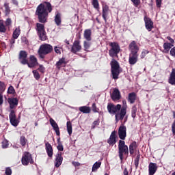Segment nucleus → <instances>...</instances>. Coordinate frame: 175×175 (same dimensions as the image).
Here are the masks:
<instances>
[{
  "label": "nucleus",
  "instance_id": "33",
  "mask_svg": "<svg viewBox=\"0 0 175 175\" xmlns=\"http://www.w3.org/2000/svg\"><path fill=\"white\" fill-rule=\"evenodd\" d=\"M136 113H137V105H134L131 109V117L136 118Z\"/></svg>",
  "mask_w": 175,
  "mask_h": 175
},
{
  "label": "nucleus",
  "instance_id": "21",
  "mask_svg": "<svg viewBox=\"0 0 175 175\" xmlns=\"http://www.w3.org/2000/svg\"><path fill=\"white\" fill-rule=\"evenodd\" d=\"M49 122L52 128H53L55 132L56 133L57 136H59L61 135V133L59 132V127L58 126V124H57L55 120L51 118L49 119Z\"/></svg>",
  "mask_w": 175,
  "mask_h": 175
},
{
  "label": "nucleus",
  "instance_id": "62",
  "mask_svg": "<svg viewBox=\"0 0 175 175\" xmlns=\"http://www.w3.org/2000/svg\"><path fill=\"white\" fill-rule=\"evenodd\" d=\"M12 3H13V5L18 6V1L17 0H12Z\"/></svg>",
  "mask_w": 175,
  "mask_h": 175
},
{
  "label": "nucleus",
  "instance_id": "50",
  "mask_svg": "<svg viewBox=\"0 0 175 175\" xmlns=\"http://www.w3.org/2000/svg\"><path fill=\"white\" fill-rule=\"evenodd\" d=\"M21 42L22 43H24V44H29V41H28V38H27V37L23 36L21 38Z\"/></svg>",
  "mask_w": 175,
  "mask_h": 175
},
{
  "label": "nucleus",
  "instance_id": "24",
  "mask_svg": "<svg viewBox=\"0 0 175 175\" xmlns=\"http://www.w3.org/2000/svg\"><path fill=\"white\" fill-rule=\"evenodd\" d=\"M45 150L48 157H49V158H53V146L50 143L46 142L45 144Z\"/></svg>",
  "mask_w": 175,
  "mask_h": 175
},
{
  "label": "nucleus",
  "instance_id": "44",
  "mask_svg": "<svg viewBox=\"0 0 175 175\" xmlns=\"http://www.w3.org/2000/svg\"><path fill=\"white\" fill-rule=\"evenodd\" d=\"M32 73L36 80H39V79H40V74H39V72H38V70H33Z\"/></svg>",
  "mask_w": 175,
  "mask_h": 175
},
{
  "label": "nucleus",
  "instance_id": "20",
  "mask_svg": "<svg viewBox=\"0 0 175 175\" xmlns=\"http://www.w3.org/2000/svg\"><path fill=\"white\" fill-rule=\"evenodd\" d=\"M158 170V165L155 163H150L148 165V173L149 175H154Z\"/></svg>",
  "mask_w": 175,
  "mask_h": 175
},
{
  "label": "nucleus",
  "instance_id": "32",
  "mask_svg": "<svg viewBox=\"0 0 175 175\" xmlns=\"http://www.w3.org/2000/svg\"><path fill=\"white\" fill-rule=\"evenodd\" d=\"M92 44V43L90 41H84L83 42V47H84V50L85 51H88V50L90 49V47H91V45Z\"/></svg>",
  "mask_w": 175,
  "mask_h": 175
},
{
  "label": "nucleus",
  "instance_id": "8",
  "mask_svg": "<svg viewBox=\"0 0 175 175\" xmlns=\"http://www.w3.org/2000/svg\"><path fill=\"white\" fill-rule=\"evenodd\" d=\"M21 163L23 166H28L29 163L31 165H33L35 161H33V159H32V154L29 152H25L21 159Z\"/></svg>",
  "mask_w": 175,
  "mask_h": 175
},
{
  "label": "nucleus",
  "instance_id": "34",
  "mask_svg": "<svg viewBox=\"0 0 175 175\" xmlns=\"http://www.w3.org/2000/svg\"><path fill=\"white\" fill-rule=\"evenodd\" d=\"M174 46L173 44H170L169 42H165L163 44V49L166 50L167 53H169L170 49Z\"/></svg>",
  "mask_w": 175,
  "mask_h": 175
},
{
  "label": "nucleus",
  "instance_id": "23",
  "mask_svg": "<svg viewBox=\"0 0 175 175\" xmlns=\"http://www.w3.org/2000/svg\"><path fill=\"white\" fill-rule=\"evenodd\" d=\"M109 5H103V14H102V17L105 21V23H107V16H109Z\"/></svg>",
  "mask_w": 175,
  "mask_h": 175
},
{
  "label": "nucleus",
  "instance_id": "41",
  "mask_svg": "<svg viewBox=\"0 0 175 175\" xmlns=\"http://www.w3.org/2000/svg\"><path fill=\"white\" fill-rule=\"evenodd\" d=\"M8 94L11 95H14L16 94V90H14V88L12 85H10L8 89Z\"/></svg>",
  "mask_w": 175,
  "mask_h": 175
},
{
  "label": "nucleus",
  "instance_id": "59",
  "mask_svg": "<svg viewBox=\"0 0 175 175\" xmlns=\"http://www.w3.org/2000/svg\"><path fill=\"white\" fill-rule=\"evenodd\" d=\"M54 51L56 53V54H61V50L59 49V47L55 46L54 47Z\"/></svg>",
  "mask_w": 175,
  "mask_h": 175
},
{
  "label": "nucleus",
  "instance_id": "31",
  "mask_svg": "<svg viewBox=\"0 0 175 175\" xmlns=\"http://www.w3.org/2000/svg\"><path fill=\"white\" fill-rule=\"evenodd\" d=\"M136 148H137L136 142H133L129 145V153L131 155H133V154H135V150H136Z\"/></svg>",
  "mask_w": 175,
  "mask_h": 175
},
{
  "label": "nucleus",
  "instance_id": "39",
  "mask_svg": "<svg viewBox=\"0 0 175 175\" xmlns=\"http://www.w3.org/2000/svg\"><path fill=\"white\" fill-rule=\"evenodd\" d=\"M20 144H21L22 147H25V144H27V139H25V136H21Z\"/></svg>",
  "mask_w": 175,
  "mask_h": 175
},
{
  "label": "nucleus",
  "instance_id": "22",
  "mask_svg": "<svg viewBox=\"0 0 175 175\" xmlns=\"http://www.w3.org/2000/svg\"><path fill=\"white\" fill-rule=\"evenodd\" d=\"M66 61L65 60V57H62L59 59V61L55 64V66L58 70H61L62 68H65L66 66Z\"/></svg>",
  "mask_w": 175,
  "mask_h": 175
},
{
  "label": "nucleus",
  "instance_id": "58",
  "mask_svg": "<svg viewBox=\"0 0 175 175\" xmlns=\"http://www.w3.org/2000/svg\"><path fill=\"white\" fill-rule=\"evenodd\" d=\"M16 39H17V38H14L12 37V38H11L10 40V43L11 44V47H13V44H14V43H16Z\"/></svg>",
  "mask_w": 175,
  "mask_h": 175
},
{
  "label": "nucleus",
  "instance_id": "19",
  "mask_svg": "<svg viewBox=\"0 0 175 175\" xmlns=\"http://www.w3.org/2000/svg\"><path fill=\"white\" fill-rule=\"evenodd\" d=\"M64 161V157H62V152H58L56 154L55 166V167H59L62 165V161Z\"/></svg>",
  "mask_w": 175,
  "mask_h": 175
},
{
  "label": "nucleus",
  "instance_id": "37",
  "mask_svg": "<svg viewBox=\"0 0 175 175\" xmlns=\"http://www.w3.org/2000/svg\"><path fill=\"white\" fill-rule=\"evenodd\" d=\"M100 165H102L101 162H96L92 166V171L96 172L100 167Z\"/></svg>",
  "mask_w": 175,
  "mask_h": 175
},
{
  "label": "nucleus",
  "instance_id": "49",
  "mask_svg": "<svg viewBox=\"0 0 175 175\" xmlns=\"http://www.w3.org/2000/svg\"><path fill=\"white\" fill-rule=\"evenodd\" d=\"M5 27H10L12 25V19L10 18H8L5 21Z\"/></svg>",
  "mask_w": 175,
  "mask_h": 175
},
{
  "label": "nucleus",
  "instance_id": "18",
  "mask_svg": "<svg viewBox=\"0 0 175 175\" xmlns=\"http://www.w3.org/2000/svg\"><path fill=\"white\" fill-rule=\"evenodd\" d=\"M8 102L10 105V109L13 110V109L18 106V98H8Z\"/></svg>",
  "mask_w": 175,
  "mask_h": 175
},
{
  "label": "nucleus",
  "instance_id": "55",
  "mask_svg": "<svg viewBox=\"0 0 175 175\" xmlns=\"http://www.w3.org/2000/svg\"><path fill=\"white\" fill-rule=\"evenodd\" d=\"M3 105V93H0V106Z\"/></svg>",
  "mask_w": 175,
  "mask_h": 175
},
{
  "label": "nucleus",
  "instance_id": "54",
  "mask_svg": "<svg viewBox=\"0 0 175 175\" xmlns=\"http://www.w3.org/2000/svg\"><path fill=\"white\" fill-rule=\"evenodd\" d=\"M5 174L6 175H12V169L10 167L5 168Z\"/></svg>",
  "mask_w": 175,
  "mask_h": 175
},
{
  "label": "nucleus",
  "instance_id": "38",
  "mask_svg": "<svg viewBox=\"0 0 175 175\" xmlns=\"http://www.w3.org/2000/svg\"><path fill=\"white\" fill-rule=\"evenodd\" d=\"M0 32L3 33L6 32V26L3 24V20H0Z\"/></svg>",
  "mask_w": 175,
  "mask_h": 175
},
{
  "label": "nucleus",
  "instance_id": "11",
  "mask_svg": "<svg viewBox=\"0 0 175 175\" xmlns=\"http://www.w3.org/2000/svg\"><path fill=\"white\" fill-rule=\"evenodd\" d=\"M144 21L145 23V28L148 31V32H151V31H152V28H154V22H152V20L147 16H144Z\"/></svg>",
  "mask_w": 175,
  "mask_h": 175
},
{
  "label": "nucleus",
  "instance_id": "12",
  "mask_svg": "<svg viewBox=\"0 0 175 175\" xmlns=\"http://www.w3.org/2000/svg\"><path fill=\"white\" fill-rule=\"evenodd\" d=\"M123 105H121V109L120 113L116 115V118H118L120 117V119L124 118L125 116H126V109L128 108L126 105V101L125 100H122Z\"/></svg>",
  "mask_w": 175,
  "mask_h": 175
},
{
  "label": "nucleus",
  "instance_id": "61",
  "mask_svg": "<svg viewBox=\"0 0 175 175\" xmlns=\"http://www.w3.org/2000/svg\"><path fill=\"white\" fill-rule=\"evenodd\" d=\"M72 165L75 166V167L80 166V163L74 161L72 162Z\"/></svg>",
  "mask_w": 175,
  "mask_h": 175
},
{
  "label": "nucleus",
  "instance_id": "9",
  "mask_svg": "<svg viewBox=\"0 0 175 175\" xmlns=\"http://www.w3.org/2000/svg\"><path fill=\"white\" fill-rule=\"evenodd\" d=\"M18 61L21 65L28 64V53L25 51H21L18 55Z\"/></svg>",
  "mask_w": 175,
  "mask_h": 175
},
{
  "label": "nucleus",
  "instance_id": "26",
  "mask_svg": "<svg viewBox=\"0 0 175 175\" xmlns=\"http://www.w3.org/2000/svg\"><path fill=\"white\" fill-rule=\"evenodd\" d=\"M168 83L171 85H175V68L172 69V72L168 78Z\"/></svg>",
  "mask_w": 175,
  "mask_h": 175
},
{
  "label": "nucleus",
  "instance_id": "45",
  "mask_svg": "<svg viewBox=\"0 0 175 175\" xmlns=\"http://www.w3.org/2000/svg\"><path fill=\"white\" fill-rule=\"evenodd\" d=\"M92 110L93 113H99V108L96 107V104L95 103L92 105Z\"/></svg>",
  "mask_w": 175,
  "mask_h": 175
},
{
  "label": "nucleus",
  "instance_id": "57",
  "mask_svg": "<svg viewBox=\"0 0 175 175\" xmlns=\"http://www.w3.org/2000/svg\"><path fill=\"white\" fill-rule=\"evenodd\" d=\"M162 5V0H156L157 8H161Z\"/></svg>",
  "mask_w": 175,
  "mask_h": 175
},
{
  "label": "nucleus",
  "instance_id": "51",
  "mask_svg": "<svg viewBox=\"0 0 175 175\" xmlns=\"http://www.w3.org/2000/svg\"><path fill=\"white\" fill-rule=\"evenodd\" d=\"M38 70H39L40 73H44V70H46V68H44V66H43V65L40 64L39 68H38Z\"/></svg>",
  "mask_w": 175,
  "mask_h": 175
},
{
  "label": "nucleus",
  "instance_id": "7",
  "mask_svg": "<svg viewBox=\"0 0 175 175\" xmlns=\"http://www.w3.org/2000/svg\"><path fill=\"white\" fill-rule=\"evenodd\" d=\"M109 46L111 49L109 50V55L112 58L114 57H118L120 53V51L121 50L120 47V44L117 42H109Z\"/></svg>",
  "mask_w": 175,
  "mask_h": 175
},
{
  "label": "nucleus",
  "instance_id": "5",
  "mask_svg": "<svg viewBox=\"0 0 175 175\" xmlns=\"http://www.w3.org/2000/svg\"><path fill=\"white\" fill-rule=\"evenodd\" d=\"M53 51V46L50 44H42L40 45L38 54L42 59H44L47 54H50Z\"/></svg>",
  "mask_w": 175,
  "mask_h": 175
},
{
  "label": "nucleus",
  "instance_id": "25",
  "mask_svg": "<svg viewBox=\"0 0 175 175\" xmlns=\"http://www.w3.org/2000/svg\"><path fill=\"white\" fill-rule=\"evenodd\" d=\"M136 99H137V95L135 92H133L129 94L127 100L131 105H133L136 102Z\"/></svg>",
  "mask_w": 175,
  "mask_h": 175
},
{
  "label": "nucleus",
  "instance_id": "4",
  "mask_svg": "<svg viewBox=\"0 0 175 175\" xmlns=\"http://www.w3.org/2000/svg\"><path fill=\"white\" fill-rule=\"evenodd\" d=\"M110 65L112 79L117 80L118 79V76H120V73L122 72V68L120 66V63H118L114 58L111 59Z\"/></svg>",
  "mask_w": 175,
  "mask_h": 175
},
{
  "label": "nucleus",
  "instance_id": "48",
  "mask_svg": "<svg viewBox=\"0 0 175 175\" xmlns=\"http://www.w3.org/2000/svg\"><path fill=\"white\" fill-rule=\"evenodd\" d=\"M148 53H150V52L147 50L143 51L141 53V55H140L141 59H143L144 58H145L146 55H147V54H148Z\"/></svg>",
  "mask_w": 175,
  "mask_h": 175
},
{
  "label": "nucleus",
  "instance_id": "30",
  "mask_svg": "<svg viewBox=\"0 0 175 175\" xmlns=\"http://www.w3.org/2000/svg\"><path fill=\"white\" fill-rule=\"evenodd\" d=\"M3 8H4V11L3 13L5 16H9L10 14V6H9V3L8 2H5L3 4Z\"/></svg>",
  "mask_w": 175,
  "mask_h": 175
},
{
  "label": "nucleus",
  "instance_id": "2",
  "mask_svg": "<svg viewBox=\"0 0 175 175\" xmlns=\"http://www.w3.org/2000/svg\"><path fill=\"white\" fill-rule=\"evenodd\" d=\"M129 51H130L129 64L135 65L139 61V51H140V47H139L136 41L133 40L129 44Z\"/></svg>",
  "mask_w": 175,
  "mask_h": 175
},
{
  "label": "nucleus",
  "instance_id": "53",
  "mask_svg": "<svg viewBox=\"0 0 175 175\" xmlns=\"http://www.w3.org/2000/svg\"><path fill=\"white\" fill-rule=\"evenodd\" d=\"M172 132L173 136H175V120H174L172 124Z\"/></svg>",
  "mask_w": 175,
  "mask_h": 175
},
{
  "label": "nucleus",
  "instance_id": "63",
  "mask_svg": "<svg viewBox=\"0 0 175 175\" xmlns=\"http://www.w3.org/2000/svg\"><path fill=\"white\" fill-rule=\"evenodd\" d=\"M123 175H129V172H128V169L125 168L123 172Z\"/></svg>",
  "mask_w": 175,
  "mask_h": 175
},
{
  "label": "nucleus",
  "instance_id": "28",
  "mask_svg": "<svg viewBox=\"0 0 175 175\" xmlns=\"http://www.w3.org/2000/svg\"><path fill=\"white\" fill-rule=\"evenodd\" d=\"M79 110L81 113H83V114H90V113H91V108L88 106L80 107Z\"/></svg>",
  "mask_w": 175,
  "mask_h": 175
},
{
  "label": "nucleus",
  "instance_id": "64",
  "mask_svg": "<svg viewBox=\"0 0 175 175\" xmlns=\"http://www.w3.org/2000/svg\"><path fill=\"white\" fill-rule=\"evenodd\" d=\"M57 144H62V142H61V137L57 138Z\"/></svg>",
  "mask_w": 175,
  "mask_h": 175
},
{
  "label": "nucleus",
  "instance_id": "47",
  "mask_svg": "<svg viewBox=\"0 0 175 175\" xmlns=\"http://www.w3.org/2000/svg\"><path fill=\"white\" fill-rule=\"evenodd\" d=\"M131 2L133 3V5L135 8H139V5L140 3H142V1L140 0H131Z\"/></svg>",
  "mask_w": 175,
  "mask_h": 175
},
{
  "label": "nucleus",
  "instance_id": "16",
  "mask_svg": "<svg viewBox=\"0 0 175 175\" xmlns=\"http://www.w3.org/2000/svg\"><path fill=\"white\" fill-rule=\"evenodd\" d=\"M107 143L109 146H113L117 143V131H113L111 132L109 138L107 139Z\"/></svg>",
  "mask_w": 175,
  "mask_h": 175
},
{
  "label": "nucleus",
  "instance_id": "13",
  "mask_svg": "<svg viewBox=\"0 0 175 175\" xmlns=\"http://www.w3.org/2000/svg\"><path fill=\"white\" fill-rule=\"evenodd\" d=\"M26 65H27L29 68H35V66L39 65V63L38 62V58H36V57H35L33 55H30L29 60H27Z\"/></svg>",
  "mask_w": 175,
  "mask_h": 175
},
{
  "label": "nucleus",
  "instance_id": "1",
  "mask_svg": "<svg viewBox=\"0 0 175 175\" xmlns=\"http://www.w3.org/2000/svg\"><path fill=\"white\" fill-rule=\"evenodd\" d=\"M51 12H53V7L49 1H44L36 8L35 14L38 16L39 23H36V31H37L40 40H47L46 29L43 24H46L47 18H49V13H51Z\"/></svg>",
  "mask_w": 175,
  "mask_h": 175
},
{
  "label": "nucleus",
  "instance_id": "15",
  "mask_svg": "<svg viewBox=\"0 0 175 175\" xmlns=\"http://www.w3.org/2000/svg\"><path fill=\"white\" fill-rule=\"evenodd\" d=\"M118 136H119V138L121 139V140H122V141L125 140V138L126 137V126L122 124L119 127Z\"/></svg>",
  "mask_w": 175,
  "mask_h": 175
},
{
  "label": "nucleus",
  "instance_id": "6",
  "mask_svg": "<svg viewBox=\"0 0 175 175\" xmlns=\"http://www.w3.org/2000/svg\"><path fill=\"white\" fill-rule=\"evenodd\" d=\"M118 154L120 161H124V155H129V149L125 144V141L119 140L118 142Z\"/></svg>",
  "mask_w": 175,
  "mask_h": 175
},
{
  "label": "nucleus",
  "instance_id": "52",
  "mask_svg": "<svg viewBox=\"0 0 175 175\" xmlns=\"http://www.w3.org/2000/svg\"><path fill=\"white\" fill-rule=\"evenodd\" d=\"M57 149L58 151H64V145L62 144H57Z\"/></svg>",
  "mask_w": 175,
  "mask_h": 175
},
{
  "label": "nucleus",
  "instance_id": "43",
  "mask_svg": "<svg viewBox=\"0 0 175 175\" xmlns=\"http://www.w3.org/2000/svg\"><path fill=\"white\" fill-rule=\"evenodd\" d=\"M92 5L94 9H96V10L99 12V1H98V0H92Z\"/></svg>",
  "mask_w": 175,
  "mask_h": 175
},
{
  "label": "nucleus",
  "instance_id": "3",
  "mask_svg": "<svg viewBox=\"0 0 175 175\" xmlns=\"http://www.w3.org/2000/svg\"><path fill=\"white\" fill-rule=\"evenodd\" d=\"M107 109L109 114L115 115L116 122H118V121H122V120H124V118H120V116L117 118V114H120V111H121L120 104L114 105V103H109L107 104Z\"/></svg>",
  "mask_w": 175,
  "mask_h": 175
},
{
  "label": "nucleus",
  "instance_id": "10",
  "mask_svg": "<svg viewBox=\"0 0 175 175\" xmlns=\"http://www.w3.org/2000/svg\"><path fill=\"white\" fill-rule=\"evenodd\" d=\"M9 119L11 125L13 126H17L18 125V120H17V117L16 116V111L14 110H11L9 114Z\"/></svg>",
  "mask_w": 175,
  "mask_h": 175
},
{
  "label": "nucleus",
  "instance_id": "35",
  "mask_svg": "<svg viewBox=\"0 0 175 175\" xmlns=\"http://www.w3.org/2000/svg\"><path fill=\"white\" fill-rule=\"evenodd\" d=\"M67 132L70 136L72 135V122L70 121L67 122Z\"/></svg>",
  "mask_w": 175,
  "mask_h": 175
},
{
  "label": "nucleus",
  "instance_id": "56",
  "mask_svg": "<svg viewBox=\"0 0 175 175\" xmlns=\"http://www.w3.org/2000/svg\"><path fill=\"white\" fill-rule=\"evenodd\" d=\"M170 54L172 57H175V46L171 49Z\"/></svg>",
  "mask_w": 175,
  "mask_h": 175
},
{
  "label": "nucleus",
  "instance_id": "60",
  "mask_svg": "<svg viewBox=\"0 0 175 175\" xmlns=\"http://www.w3.org/2000/svg\"><path fill=\"white\" fill-rule=\"evenodd\" d=\"M167 40H170L171 44H174V40L170 36L167 37Z\"/></svg>",
  "mask_w": 175,
  "mask_h": 175
},
{
  "label": "nucleus",
  "instance_id": "46",
  "mask_svg": "<svg viewBox=\"0 0 175 175\" xmlns=\"http://www.w3.org/2000/svg\"><path fill=\"white\" fill-rule=\"evenodd\" d=\"M100 123V121L99 118H98L96 120L94 121L92 126V129H95V128L97 126V125H99Z\"/></svg>",
  "mask_w": 175,
  "mask_h": 175
},
{
  "label": "nucleus",
  "instance_id": "42",
  "mask_svg": "<svg viewBox=\"0 0 175 175\" xmlns=\"http://www.w3.org/2000/svg\"><path fill=\"white\" fill-rule=\"evenodd\" d=\"M140 161V154H138L134 160V165L136 168L139 167V162Z\"/></svg>",
  "mask_w": 175,
  "mask_h": 175
},
{
  "label": "nucleus",
  "instance_id": "17",
  "mask_svg": "<svg viewBox=\"0 0 175 175\" xmlns=\"http://www.w3.org/2000/svg\"><path fill=\"white\" fill-rule=\"evenodd\" d=\"M111 98L114 102H116V100H120V99H121V92H120V90L114 88L112 94H111Z\"/></svg>",
  "mask_w": 175,
  "mask_h": 175
},
{
  "label": "nucleus",
  "instance_id": "40",
  "mask_svg": "<svg viewBox=\"0 0 175 175\" xmlns=\"http://www.w3.org/2000/svg\"><path fill=\"white\" fill-rule=\"evenodd\" d=\"M5 90H6V85L5 84V82L0 81V93L5 92Z\"/></svg>",
  "mask_w": 175,
  "mask_h": 175
},
{
  "label": "nucleus",
  "instance_id": "29",
  "mask_svg": "<svg viewBox=\"0 0 175 175\" xmlns=\"http://www.w3.org/2000/svg\"><path fill=\"white\" fill-rule=\"evenodd\" d=\"M54 21L56 25H57V27H59V25H61V23H62V20L61 18V13L59 12L56 13L55 16Z\"/></svg>",
  "mask_w": 175,
  "mask_h": 175
},
{
  "label": "nucleus",
  "instance_id": "14",
  "mask_svg": "<svg viewBox=\"0 0 175 175\" xmlns=\"http://www.w3.org/2000/svg\"><path fill=\"white\" fill-rule=\"evenodd\" d=\"M80 43V40H76L74 41L72 46L71 48L72 53L76 54L77 53H79V51H81L82 46Z\"/></svg>",
  "mask_w": 175,
  "mask_h": 175
},
{
  "label": "nucleus",
  "instance_id": "36",
  "mask_svg": "<svg viewBox=\"0 0 175 175\" xmlns=\"http://www.w3.org/2000/svg\"><path fill=\"white\" fill-rule=\"evenodd\" d=\"M20 29L16 28L13 32L12 38H14V39H17L20 36Z\"/></svg>",
  "mask_w": 175,
  "mask_h": 175
},
{
  "label": "nucleus",
  "instance_id": "27",
  "mask_svg": "<svg viewBox=\"0 0 175 175\" xmlns=\"http://www.w3.org/2000/svg\"><path fill=\"white\" fill-rule=\"evenodd\" d=\"M92 31L90 29H85L83 33V36L88 42H91L92 38H91Z\"/></svg>",
  "mask_w": 175,
  "mask_h": 175
}]
</instances>
